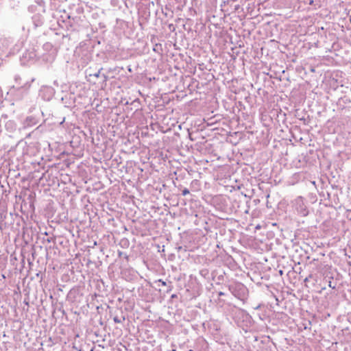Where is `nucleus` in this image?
Masks as SVG:
<instances>
[{"label":"nucleus","instance_id":"obj_1","mask_svg":"<svg viewBox=\"0 0 351 351\" xmlns=\"http://www.w3.org/2000/svg\"><path fill=\"white\" fill-rule=\"evenodd\" d=\"M298 199L301 202V210H300V213L302 215V216H306L308 215V210L306 207L304 206L302 197H300Z\"/></svg>","mask_w":351,"mask_h":351},{"label":"nucleus","instance_id":"obj_2","mask_svg":"<svg viewBox=\"0 0 351 351\" xmlns=\"http://www.w3.org/2000/svg\"><path fill=\"white\" fill-rule=\"evenodd\" d=\"M189 193V189H184L183 191H182V195H186Z\"/></svg>","mask_w":351,"mask_h":351},{"label":"nucleus","instance_id":"obj_3","mask_svg":"<svg viewBox=\"0 0 351 351\" xmlns=\"http://www.w3.org/2000/svg\"><path fill=\"white\" fill-rule=\"evenodd\" d=\"M329 285V287H331V288H332V289H335V286H332V284H331V282H329V285Z\"/></svg>","mask_w":351,"mask_h":351},{"label":"nucleus","instance_id":"obj_4","mask_svg":"<svg viewBox=\"0 0 351 351\" xmlns=\"http://www.w3.org/2000/svg\"><path fill=\"white\" fill-rule=\"evenodd\" d=\"M160 282H162V285H163V286H165V285H166V282H165L162 281L161 280H160Z\"/></svg>","mask_w":351,"mask_h":351}]
</instances>
